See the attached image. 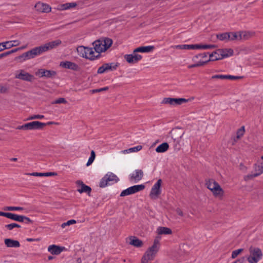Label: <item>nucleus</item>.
I'll use <instances>...</instances> for the list:
<instances>
[{
    "label": "nucleus",
    "instance_id": "nucleus-1",
    "mask_svg": "<svg viewBox=\"0 0 263 263\" xmlns=\"http://www.w3.org/2000/svg\"><path fill=\"white\" fill-rule=\"evenodd\" d=\"M205 185L215 198L218 199L223 198L224 195V191L215 180L213 179L209 180L206 182Z\"/></svg>",
    "mask_w": 263,
    "mask_h": 263
},
{
    "label": "nucleus",
    "instance_id": "nucleus-2",
    "mask_svg": "<svg viewBox=\"0 0 263 263\" xmlns=\"http://www.w3.org/2000/svg\"><path fill=\"white\" fill-rule=\"evenodd\" d=\"M77 50L78 54L83 58L90 60L99 58V53L96 52L94 48L80 46L77 48Z\"/></svg>",
    "mask_w": 263,
    "mask_h": 263
},
{
    "label": "nucleus",
    "instance_id": "nucleus-3",
    "mask_svg": "<svg viewBox=\"0 0 263 263\" xmlns=\"http://www.w3.org/2000/svg\"><path fill=\"white\" fill-rule=\"evenodd\" d=\"M112 44V40L109 38L100 39L93 43L94 50L96 53H99V58L100 53L107 50Z\"/></svg>",
    "mask_w": 263,
    "mask_h": 263
},
{
    "label": "nucleus",
    "instance_id": "nucleus-4",
    "mask_svg": "<svg viewBox=\"0 0 263 263\" xmlns=\"http://www.w3.org/2000/svg\"><path fill=\"white\" fill-rule=\"evenodd\" d=\"M253 172L243 176V179L246 181L253 180L254 178L261 175L263 173V156L253 165Z\"/></svg>",
    "mask_w": 263,
    "mask_h": 263
},
{
    "label": "nucleus",
    "instance_id": "nucleus-5",
    "mask_svg": "<svg viewBox=\"0 0 263 263\" xmlns=\"http://www.w3.org/2000/svg\"><path fill=\"white\" fill-rule=\"evenodd\" d=\"M249 252L250 255L247 260L250 263H257L261 259L262 254L259 248L251 247Z\"/></svg>",
    "mask_w": 263,
    "mask_h": 263
},
{
    "label": "nucleus",
    "instance_id": "nucleus-6",
    "mask_svg": "<svg viewBox=\"0 0 263 263\" xmlns=\"http://www.w3.org/2000/svg\"><path fill=\"white\" fill-rule=\"evenodd\" d=\"M46 124L39 121H33L27 123L21 126H18L17 127V129L20 130H35L40 129L43 128Z\"/></svg>",
    "mask_w": 263,
    "mask_h": 263
},
{
    "label": "nucleus",
    "instance_id": "nucleus-7",
    "mask_svg": "<svg viewBox=\"0 0 263 263\" xmlns=\"http://www.w3.org/2000/svg\"><path fill=\"white\" fill-rule=\"evenodd\" d=\"M162 185L161 179H159L152 186L150 193L149 197L152 199H156L160 195L161 193V186Z\"/></svg>",
    "mask_w": 263,
    "mask_h": 263
},
{
    "label": "nucleus",
    "instance_id": "nucleus-8",
    "mask_svg": "<svg viewBox=\"0 0 263 263\" xmlns=\"http://www.w3.org/2000/svg\"><path fill=\"white\" fill-rule=\"evenodd\" d=\"M159 249L154 247H150L147 249L142 258V263H145L144 261H152L154 259Z\"/></svg>",
    "mask_w": 263,
    "mask_h": 263
},
{
    "label": "nucleus",
    "instance_id": "nucleus-9",
    "mask_svg": "<svg viewBox=\"0 0 263 263\" xmlns=\"http://www.w3.org/2000/svg\"><path fill=\"white\" fill-rule=\"evenodd\" d=\"M145 189L143 184L135 185L123 190L120 194V196L124 197L131 194H135Z\"/></svg>",
    "mask_w": 263,
    "mask_h": 263
},
{
    "label": "nucleus",
    "instance_id": "nucleus-10",
    "mask_svg": "<svg viewBox=\"0 0 263 263\" xmlns=\"http://www.w3.org/2000/svg\"><path fill=\"white\" fill-rule=\"evenodd\" d=\"M15 78L23 81L31 82L34 79V76L24 70L20 69L17 70L15 73Z\"/></svg>",
    "mask_w": 263,
    "mask_h": 263
},
{
    "label": "nucleus",
    "instance_id": "nucleus-11",
    "mask_svg": "<svg viewBox=\"0 0 263 263\" xmlns=\"http://www.w3.org/2000/svg\"><path fill=\"white\" fill-rule=\"evenodd\" d=\"M189 100L184 98H164L162 100L161 103L164 104H168L171 106H175L186 103Z\"/></svg>",
    "mask_w": 263,
    "mask_h": 263
},
{
    "label": "nucleus",
    "instance_id": "nucleus-12",
    "mask_svg": "<svg viewBox=\"0 0 263 263\" xmlns=\"http://www.w3.org/2000/svg\"><path fill=\"white\" fill-rule=\"evenodd\" d=\"M4 217L18 222H23L24 220H26V223L32 222V221L26 216L19 215L11 213H5Z\"/></svg>",
    "mask_w": 263,
    "mask_h": 263
},
{
    "label": "nucleus",
    "instance_id": "nucleus-13",
    "mask_svg": "<svg viewBox=\"0 0 263 263\" xmlns=\"http://www.w3.org/2000/svg\"><path fill=\"white\" fill-rule=\"evenodd\" d=\"M118 65L114 63H105L100 66L97 71V73L99 74H102L104 72L112 71L117 69Z\"/></svg>",
    "mask_w": 263,
    "mask_h": 263
},
{
    "label": "nucleus",
    "instance_id": "nucleus-14",
    "mask_svg": "<svg viewBox=\"0 0 263 263\" xmlns=\"http://www.w3.org/2000/svg\"><path fill=\"white\" fill-rule=\"evenodd\" d=\"M142 57L135 52V50L132 54H125L124 56V59L129 64H135L142 59Z\"/></svg>",
    "mask_w": 263,
    "mask_h": 263
},
{
    "label": "nucleus",
    "instance_id": "nucleus-15",
    "mask_svg": "<svg viewBox=\"0 0 263 263\" xmlns=\"http://www.w3.org/2000/svg\"><path fill=\"white\" fill-rule=\"evenodd\" d=\"M21 42L19 40H12L0 43V47L2 46V51L5 49H9L13 47H16L20 45Z\"/></svg>",
    "mask_w": 263,
    "mask_h": 263
},
{
    "label": "nucleus",
    "instance_id": "nucleus-16",
    "mask_svg": "<svg viewBox=\"0 0 263 263\" xmlns=\"http://www.w3.org/2000/svg\"><path fill=\"white\" fill-rule=\"evenodd\" d=\"M60 66L63 68L69 69L73 70H78L79 66L75 63L68 61H63L60 63Z\"/></svg>",
    "mask_w": 263,
    "mask_h": 263
},
{
    "label": "nucleus",
    "instance_id": "nucleus-17",
    "mask_svg": "<svg viewBox=\"0 0 263 263\" xmlns=\"http://www.w3.org/2000/svg\"><path fill=\"white\" fill-rule=\"evenodd\" d=\"M28 51L31 59H33L35 57L41 55L43 53L45 52L43 45L35 47Z\"/></svg>",
    "mask_w": 263,
    "mask_h": 263
},
{
    "label": "nucleus",
    "instance_id": "nucleus-18",
    "mask_svg": "<svg viewBox=\"0 0 263 263\" xmlns=\"http://www.w3.org/2000/svg\"><path fill=\"white\" fill-rule=\"evenodd\" d=\"M56 74L54 71L39 69L35 72V75L39 77L50 78Z\"/></svg>",
    "mask_w": 263,
    "mask_h": 263
},
{
    "label": "nucleus",
    "instance_id": "nucleus-19",
    "mask_svg": "<svg viewBox=\"0 0 263 263\" xmlns=\"http://www.w3.org/2000/svg\"><path fill=\"white\" fill-rule=\"evenodd\" d=\"M143 172L141 170H136L129 175V180L136 183L141 180Z\"/></svg>",
    "mask_w": 263,
    "mask_h": 263
},
{
    "label": "nucleus",
    "instance_id": "nucleus-20",
    "mask_svg": "<svg viewBox=\"0 0 263 263\" xmlns=\"http://www.w3.org/2000/svg\"><path fill=\"white\" fill-rule=\"evenodd\" d=\"M62 43V42L60 40H56L54 41H52L48 43H46L45 44L43 45L44 50L45 52L52 50L58 46H60Z\"/></svg>",
    "mask_w": 263,
    "mask_h": 263
},
{
    "label": "nucleus",
    "instance_id": "nucleus-21",
    "mask_svg": "<svg viewBox=\"0 0 263 263\" xmlns=\"http://www.w3.org/2000/svg\"><path fill=\"white\" fill-rule=\"evenodd\" d=\"M35 8L41 12L48 13L51 10V8L48 4L42 2L37 3L35 5Z\"/></svg>",
    "mask_w": 263,
    "mask_h": 263
},
{
    "label": "nucleus",
    "instance_id": "nucleus-22",
    "mask_svg": "<svg viewBox=\"0 0 263 263\" xmlns=\"http://www.w3.org/2000/svg\"><path fill=\"white\" fill-rule=\"evenodd\" d=\"M63 249L64 248L63 247L55 245H52L48 246L47 250L51 254L59 255L63 251Z\"/></svg>",
    "mask_w": 263,
    "mask_h": 263
},
{
    "label": "nucleus",
    "instance_id": "nucleus-23",
    "mask_svg": "<svg viewBox=\"0 0 263 263\" xmlns=\"http://www.w3.org/2000/svg\"><path fill=\"white\" fill-rule=\"evenodd\" d=\"M222 59L220 49H217L209 55V59L205 60L204 61H214Z\"/></svg>",
    "mask_w": 263,
    "mask_h": 263
},
{
    "label": "nucleus",
    "instance_id": "nucleus-24",
    "mask_svg": "<svg viewBox=\"0 0 263 263\" xmlns=\"http://www.w3.org/2000/svg\"><path fill=\"white\" fill-rule=\"evenodd\" d=\"M156 233L158 235H172L173 231L170 228L167 227H158L156 229Z\"/></svg>",
    "mask_w": 263,
    "mask_h": 263
},
{
    "label": "nucleus",
    "instance_id": "nucleus-25",
    "mask_svg": "<svg viewBox=\"0 0 263 263\" xmlns=\"http://www.w3.org/2000/svg\"><path fill=\"white\" fill-rule=\"evenodd\" d=\"M197 46H195V44L192 45H172L171 46V48L177 50H195Z\"/></svg>",
    "mask_w": 263,
    "mask_h": 263
},
{
    "label": "nucleus",
    "instance_id": "nucleus-26",
    "mask_svg": "<svg viewBox=\"0 0 263 263\" xmlns=\"http://www.w3.org/2000/svg\"><path fill=\"white\" fill-rule=\"evenodd\" d=\"M241 33L242 40H248L256 35V32L253 30H242Z\"/></svg>",
    "mask_w": 263,
    "mask_h": 263
},
{
    "label": "nucleus",
    "instance_id": "nucleus-27",
    "mask_svg": "<svg viewBox=\"0 0 263 263\" xmlns=\"http://www.w3.org/2000/svg\"><path fill=\"white\" fill-rule=\"evenodd\" d=\"M5 245L9 248H18L20 243L18 241L10 238H6L4 240Z\"/></svg>",
    "mask_w": 263,
    "mask_h": 263
},
{
    "label": "nucleus",
    "instance_id": "nucleus-28",
    "mask_svg": "<svg viewBox=\"0 0 263 263\" xmlns=\"http://www.w3.org/2000/svg\"><path fill=\"white\" fill-rule=\"evenodd\" d=\"M129 243L136 247H141L143 245L142 241L135 236L129 237Z\"/></svg>",
    "mask_w": 263,
    "mask_h": 263
},
{
    "label": "nucleus",
    "instance_id": "nucleus-29",
    "mask_svg": "<svg viewBox=\"0 0 263 263\" xmlns=\"http://www.w3.org/2000/svg\"><path fill=\"white\" fill-rule=\"evenodd\" d=\"M155 49L154 46H141L135 49V52L148 53L153 51Z\"/></svg>",
    "mask_w": 263,
    "mask_h": 263
},
{
    "label": "nucleus",
    "instance_id": "nucleus-30",
    "mask_svg": "<svg viewBox=\"0 0 263 263\" xmlns=\"http://www.w3.org/2000/svg\"><path fill=\"white\" fill-rule=\"evenodd\" d=\"M77 184L78 185H81V188L79 189L78 190V191L80 193H82L85 192V193H88V194H90L91 189L89 186L86 185L85 184H84L83 183L82 181H80V180L77 181Z\"/></svg>",
    "mask_w": 263,
    "mask_h": 263
},
{
    "label": "nucleus",
    "instance_id": "nucleus-31",
    "mask_svg": "<svg viewBox=\"0 0 263 263\" xmlns=\"http://www.w3.org/2000/svg\"><path fill=\"white\" fill-rule=\"evenodd\" d=\"M76 3H67L65 4L60 5L58 6L57 9L60 11L69 9L77 6Z\"/></svg>",
    "mask_w": 263,
    "mask_h": 263
},
{
    "label": "nucleus",
    "instance_id": "nucleus-32",
    "mask_svg": "<svg viewBox=\"0 0 263 263\" xmlns=\"http://www.w3.org/2000/svg\"><path fill=\"white\" fill-rule=\"evenodd\" d=\"M230 33V41H240L241 39V31L238 32H231Z\"/></svg>",
    "mask_w": 263,
    "mask_h": 263
},
{
    "label": "nucleus",
    "instance_id": "nucleus-33",
    "mask_svg": "<svg viewBox=\"0 0 263 263\" xmlns=\"http://www.w3.org/2000/svg\"><path fill=\"white\" fill-rule=\"evenodd\" d=\"M222 59L232 56L233 54V51L231 49H219Z\"/></svg>",
    "mask_w": 263,
    "mask_h": 263
},
{
    "label": "nucleus",
    "instance_id": "nucleus-34",
    "mask_svg": "<svg viewBox=\"0 0 263 263\" xmlns=\"http://www.w3.org/2000/svg\"><path fill=\"white\" fill-rule=\"evenodd\" d=\"M169 145L167 143L164 142L159 145L156 148V151L157 153H164L168 149Z\"/></svg>",
    "mask_w": 263,
    "mask_h": 263
},
{
    "label": "nucleus",
    "instance_id": "nucleus-35",
    "mask_svg": "<svg viewBox=\"0 0 263 263\" xmlns=\"http://www.w3.org/2000/svg\"><path fill=\"white\" fill-rule=\"evenodd\" d=\"M30 59H31L30 58V55L28 51L23 53L15 58V60L18 61L20 62H23Z\"/></svg>",
    "mask_w": 263,
    "mask_h": 263
},
{
    "label": "nucleus",
    "instance_id": "nucleus-36",
    "mask_svg": "<svg viewBox=\"0 0 263 263\" xmlns=\"http://www.w3.org/2000/svg\"><path fill=\"white\" fill-rule=\"evenodd\" d=\"M217 38L221 41H225L228 42L230 41V33L225 32L223 33L220 34H217L216 35Z\"/></svg>",
    "mask_w": 263,
    "mask_h": 263
},
{
    "label": "nucleus",
    "instance_id": "nucleus-37",
    "mask_svg": "<svg viewBox=\"0 0 263 263\" xmlns=\"http://www.w3.org/2000/svg\"><path fill=\"white\" fill-rule=\"evenodd\" d=\"M28 44H26V45L23 46H21L20 47H18V48H15V49H12L10 51H9L8 52H5V53H3L4 55V57H6L10 54H12L13 53H14L15 52H17L20 50H23V49H25L26 48H27L28 47Z\"/></svg>",
    "mask_w": 263,
    "mask_h": 263
},
{
    "label": "nucleus",
    "instance_id": "nucleus-38",
    "mask_svg": "<svg viewBox=\"0 0 263 263\" xmlns=\"http://www.w3.org/2000/svg\"><path fill=\"white\" fill-rule=\"evenodd\" d=\"M105 177L109 182L110 181H114L117 182L119 180V179L117 176L112 173L107 174L105 175Z\"/></svg>",
    "mask_w": 263,
    "mask_h": 263
},
{
    "label": "nucleus",
    "instance_id": "nucleus-39",
    "mask_svg": "<svg viewBox=\"0 0 263 263\" xmlns=\"http://www.w3.org/2000/svg\"><path fill=\"white\" fill-rule=\"evenodd\" d=\"M195 46H197L196 49H213L215 47L214 45H200V44H195Z\"/></svg>",
    "mask_w": 263,
    "mask_h": 263
},
{
    "label": "nucleus",
    "instance_id": "nucleus-40",
    "mask_svg": "<svg viewBox=\"0 0 263 263\" xmlns=\"http://www.w3.org/2000/svg\"><path fill=\"white\" fill-rule=\"evenodd\" d=\"M206 63H207V61H204V60L200 59L196 63H195L194 64L188 65L187 67H188V68H192L194 67H200V66H203L204 65H205Z\"/></svg>",
    "mask_w": 263,
    "mask_h": 263
},
{
    "label": "nucleus",
    "instance_id": "nucleus-41",
    "mask_svg": "<svg viewBox=\"0 0 263 263\" xmlns=\"http://www.w3.org/2000/svg\"><path fill=\"white\" fill-rule=\"evenodd\" d=\"M245 133V127L244 126H241L237 131L236 138L238 139L241 138L243 136Z\"/></svg>",
    "mask_w": 263,
    "mask_h": 263
},
{
    "label": "nucleus",
    "instance_id": "nucleus-42",
    "mask_svg": "<svg viewBox=\"0 0 263 263\" xmlns=\"http://www.w3.org/2000/svg\"><path fill=\"white\" fill-rule=\"evenodd\" d=\"M95 157H96V154H95V152L93 151H91L90 156V157L87 162V164H86V165L87 166H89L90 165H91L92 163V162L95 160Z\"/></svg>",
    "mask_w": 263,
    "mask_h": 263
},
{
    "label": "nucleus",
    "instance_id": "nucleus-43",
    "mask_svg": "<svg viewBox=\"0 0 263 263\" xmlns=\"http://www.w3.org/2000/svg\"><path fill=\"white\" fill-rule=\"evenodd\" d=\"M6 211H23L24 208L21 206H6L4 208Z\"/></svg>",
    "mask_w": 263,
    "mask_h": 263
},
{
    "label": "nucleus",
    "instance_id": "nucleus-44",
    "mask_svg": "<svg viewBox=\"0 0 263 263\" xmlns=\"http://www.w3.org/2000/svg\"><path fill=\"white\" fill-rule=\"evenodd\" d=\"M44 118V116L42 115H34L29 116L27 120H35V119H42Z\"/></svg>",
    "mask_w": 263,
    "mask_h": 263
},
{
    "label": "nucleus",
    "instance_id": "nucleus-45",
    "mask_svg": "<svg viewBox=\"0 0 263 263\" xmlns=\"http://www.w3.org/2000/svg\"><path fill=\"white\" fill-rule=\"evenodd\" d=\"M76 223V221L75 220H73V219L69 220L66 222L63 223L61 224V227L64 229L67 226H69L70 225L75 224Z\"/></svg>",
    "mask_w": 263,
    "mask_h": 263
},
{
    "label": "nucleus",
    "instance_id": "nucleus-46",
    "mask_svg": "<svg viewBox=\"0 0 263 263\" xmlns=\"http://www.w3.org/2000/svg\"><path fill=\"white\" fill-rule=\"evenodd\" d=\"M243 249H239L233 251L232 253V258H235L239 254H240L242 251Z\"/></svg>",
    "mask_w": 263,
    "mask_h": 263
},
{
    "label": "nucleus",
    "instance_id": "nucleus-47",
    "mask_svg": "<svg viewBox=\"0 0 263 263\" xmlns=\"http://www.w3.org/2000/svg\"><path fill=\"white\" fill-rule=\"evenodd\" d=\"M142 148V146L141 145H138L135 147L129 148V151L131 153H136V152H138L140 151V150H141Z\"/></svg>",
    "mask_w": 263,
    "mask_h": 263
},
{
    "label": "nucleus",
    "instance_id": "nucleus-48",
    "mask_svg": "<svg viewBox=\"0 0 263 263\" xmlns=\"http://www.w3.org/2000/svg\"><path fill=\"white\" fill-rule=\"evenodd\" d=\"M5 227L7 229H8L9 230H11L14 228H20L21 226L17 223H12L6 225Z\"/></svg>",
    "mask_w": 263,
    "mask_h": 263
},
{
    "label": "nucleus",
    "instance_id": "nucleus-49",
    "mask_svg": "<svg viewBox=\"0 0 263 263\" xmlns=\"http://www.w3.org/2000/svg\"><path fill=\"white\" fill-rule=\"evenodd\" d=\"M160 239V238L158 237H156L154 240L153 245L152 246L159 249Z\"/></svg>",
    "mask_w": 263,
    "mask_h": 263
},
{
    "label": "nucleus",
    "instance_id": "nucleus-50",
    "mask_svg": "<svg viewBox=\"0 0 263 263\" xmlns=\"http://www.w3.org/2000/svg\"><path fill=\"white\" fill-rule=\"evenodd\" d=\"M208 57V54L207 53H202V54H199L198 55H197L196 56H195L193 58V61H195L196 59H206Z\"/></svg>",
    "mask_w": 263,
    "mask_h": 263
},
{
    "label": "nucleus",
    "instance_id": "nucleus-51",
    "mask_svg": "<svg viewBox=\"0 0 263 263\" xmlns=\"http://www.w3.org/2000/svg\"><path fill=\"white\" fill-rule=\"evenodd\" d=\"M67 103V101L63 98H60L54 101H53L52 103V104H61V103H64L65 104Z\"/></svg>",
    "mask_w": 263,
    "mask_h": 263
},
{
    "label": "nucleus",
    "instance_id": "nucleus-52",
    "mask_svg": "<svg viewBox=\"0 0 263 263\" xmlns=\"http://www.w3.org/2000/svg\"><path fill=\"white\" fill-rule=\"evenodd\" d=\"M109 183V182H108L107 180L104 177L101 181L100 183V186L101 187H104L106 186Z\"/></svg>",
    "mask_w": 263,
    "mask_h": 263
},
{
    "label": "nucleus",
    "instance_id": "nucleus-53",
    "mask_svg": "<svg viewBox=\"0 0 263 263\" xmlns=\"http://www.w3.org/2000/svg\"><path fill=\"white\" fill-rule=\"evenodd\" d=\"M108 89H109L108 87H105L101 88H100V89H96L91 90V92L92 93H95L101 92V91H106Z\"/></svg>",
    "mask_w": 263,
    "mask_h": 263
},
{
    "label": "nucleus",
    "instance_id": "nucleus-54",
    "mask_svg": "<svg viewBox=\"0 0 263 263\" xmlns=\"http://www.w3.org/2000/svg\"><path fill=\"white\" fill-rule=\"evenodd\" d=\"M8 90V87L6 85H0V92L6 93Z\"/></svg>",
    "mask_w": 263,
    "mask_h": 263
},
{
    "label": "nucleus",
    "instance_id": "nucleus-55",
    "mask_svg": "<svg viewBox=\"0 0 263 263\" xmlns=\"http://www.w3.org/2000/svg\"><path fill=\"white\" fill-rule=\"evenodd\" d=\"M227 77L226 75H223V74H217V75H214L212 77V79H226Z\"/></svg>",
    "mask_w": 263,
    "mask_h": 263
},
{
    "label": "nucleus",
    "instance_id": "nucleus-56",
    "mask_svg": "<svg viewBox=\"0 0 263 263\" xmlns=\"http://www.w3.org/2000/svg\"><path fill=\"white\" fill-rule=\"evenodd\" d=\"M43 177H49L57 175V173L55 172L43 173Z\"/></svg>",
    "mask_w": 263,
    "mask_h": 263
},
{
    "label": "nucleus",
    "instance_id": "nucleus-57",
    "mask_svg": "<svg viewBox=\"0 0 263 263\" xmlns=\"http://www.w3.org/2000/svg\"><path fill=\"white\" fill-rule=\"evenodd\" d=\"M27 175L37 176V177H43V173H27Z\"/></svg>",
    "mask_w": 263,
    "mask_h": 263
},
{
    "label": "nucleus",
    "instance_id": "nucleus-58",
    "mask_svg": "<svg viewBox=\"0 0 263 263\" xmlns=\"http://www.w3.org/2000/svg\"><path fill=\"white\" fill-rule=\"evenodd\" d=\"M239 169L243 172H246L248 170V167L243 164L241 163L239 165Z\"/></svg>",
    "mask_w": 263,
    "mask_h": 263
},
{
    "label": "nucleus",
    "instance_id": "nucleus-59",
    "mask_svg": "<svg viewBox=\"0 0 263 263\" xmlns=\"http://www.w3.org/2000/svg\"><path fill=\"white\" fill-rule=\"evenodd\" d=\"M226 77H227L226 79H230V80H236V79L241 78V77H236V76H231V75H226Z\"/></svg>",
    "mask_w": 263,
    "mask_h": 263
},
{
    "label": "nucleus",
    "instance_id": "nucleus-60",
    "mask_svg": "<svg viewBox=\"0 0 263 263\" xmlns=\"http://www.w3.org/2000/svg\"><path fill=\"white\" fill-rule=\"evenodd\" d=\"M176 212L177 214H178L179 216L182 217L183 216V211L181 210V209L179 208H177L176 209Z\"/></svg>",
    "mask_w": 263,
    "mask_h": 263
},
{
    "label": "nucleus",
    "instance_id": "nucleus-61",
    "mask_svg": "<svg viewBox=\"0 0 263 263\" xmlns=\"http://www.w3.org/2000/svg\"><path fill=\"white\" fill-rule=\"evenodd\" d=\"M129 148H128L127 149L123 150V151H121L120 153L121 154H124V155L131 153L130 152H129Z\"/></svg>",
    "mask_w": 263,
    "mask_h": 263
},
{
    "label": "nucleus",
    "instance_id": "nucleus-62",
    "mask_svg": "<svg viewBox=\"0 0 263 263\" xmlns=\"http://www.w3.org/2000/svg\"><path fill=\"white\" fill-rule=\"evenodd\" d=\"M46 125H51V124H54V125H58L59 123H57V122H47V123H45Z\"/></svg>",
    "mask_w": 263,
    "mask_h": 263
},
{
    "label": "nucleus",
    "instance_id": "nucleus-63",
    "mask_svg": "<svg viewBox=\"0 0 263 263\" xmlns=\"http://www.w3.org/2000/svg\"><path fill=\"white\" fill-rule=\"evenodd\" d=\"M27 240L28 241H39V239H33V238H27Z\"/></svg>",
    "mask_w": 263,
    "mask_h": 263
},
{
    "label": "nucleus",
    "instance_id": "nucleus-64",
    "mask_svg": "<svg viewBox=\"0 0 263 263\" xmlns=\"http://www.w3.org/2000/svg\"><path fill=\"white\" fill-rule=\"evenodd\" d=\"M233 263H243V260L242 259H238Z\"/></svg>",
    "mask_w": 263,
    "mask_h": 263
}]
</instances>
